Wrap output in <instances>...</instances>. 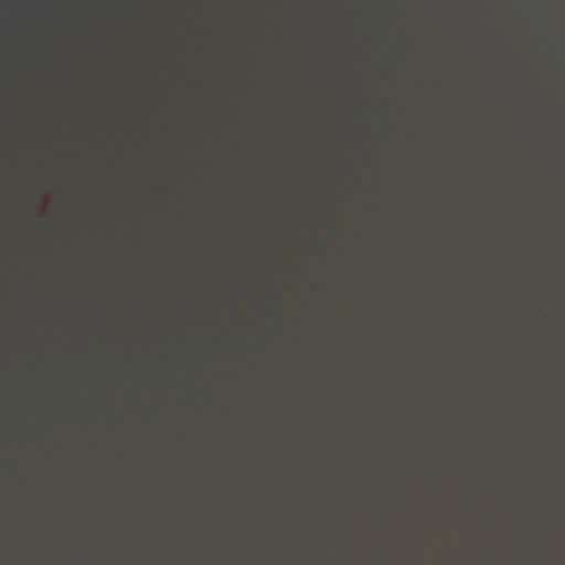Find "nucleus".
<instances>
[{"label":"nucleus","instance_id":"nucleus-1","mask_svg":"<svg viewBox=\"0 0 565 565\" xmlns=\"http://www.w3.org/2000/svg\"><path fill=\"white\" fill-rule=\"evenodd\" d=\"M103 82V78H100ZM100 227H103V83H100Z\"/></svg>","mask_w":565,"mask_h":565},{"label":"nucleus","instance_id":"nucleus-2","mask_svg":"<svg viewBox=\"0 0 565 565\" xmlns=\"http://www.w3.org/2000/svg\"><path fill=\"white\" fill-rule=\"evenodd\" d=\"M106 0H99V24L100 29H103V24L106 21V9L104 8V2ZM100 33H103V30H100ZM100 38H103V34H100ZM99 45L103 46V39H100Z\"/></svg>","mask_w":565,"mask_h":565},{"label":"nucleus","instance_id":"nucleus-3","mask_svg":"<svg viewBox=\"0 0 565 565\" xmlns=\"http://www.w3.org/2000/svg\"><path fill=\"white\" fill-rule=\"evenodd\" d=\"M100 411L103 409V330H100Z\"/></svg>","mask_w":565,"mask_h":565},{"label":"nucleus","instance_id":"nucleus-4","mask_svg":"<svg viewBox=\"0 0 565 565\" xmlns=\"http://www.w3.org/2000/svg\"><path fill=\"white\" fill-rule=\"evenodd\" d=\"M107 332H110V313H107Z\"/></svg>","mask_w":565,"mask_h":565},{"label":"nucleus","instance_id":"nucleus-5","mask_svg":"<svg viewBox=\"0 0 565 565\" xmlns=\"http://www.w3.org/2000/svg\"><path fill=\"white\" fill-rule=\"evenodd\" d=\"M107 332H110V313H107Z\"/></svg>","mask_w":565,"mask_h":565},{"label":"nucleus","instance_id":"nucleus-6","mask_svg":"<svg viewBox=\"0 0 565 565\" xmlns=\"http://www.w3.org/2000/svg\"><path fill=\"white\" fill-rule=\"evenodd\" d=\"M107 332H110V313H107Z\"/></svg>","mask_w":565,"mask_h":565},{"label":"nucleus","instance_id":"nucleus-7","mask_svg":"<svg viewBox=\"0 0 565 565\" xmlns=\"http://www.w3.org/2000/svg\"><path fill=\"white\" fill-rule=\"evenodd\" d=\"M107 332H110V313H107Z\"/></svg>","mask_w":565,"mask_h":565},{"label":"nucleus","instance_id":"nucleus-8","mask_svg":"<svg viewBox=\"0 0 565 565\" xmlns=\"http://www.w3.org/2000/svg\"><path fill=\"white\" fill-rule=\"evenodd\" d=\"M107 332H110V313H107Z\"/></svg>","mask_w":565,"mask_h":565},{"label":"nucleus","instance_id":"nucleus-9","mask_svg":"<svg viewBox=\"0 0 565 565\" xmlns=\"http://www.w3.org/2000/svg\"><path fill=\"white\" fill-rule=\"evenodd\" d=\"M107 332H110V313H107Z\"/></svg>","mask_w":565,"mask_h":565},{"label":"nucleus","instance_id":"nucleus-10","mask_svg":"<svg viewBox=\"0 0 565 565\" xmlns=\"http://www.w3.org/2000/svg\"><path fill=\"white\" fill-rule=\"evenodd\" d=\"M107 332H110V313H107Z\"/></svg>","mask_w":565,"mask_h":565},{"label":"nucleus","instance_id":"nucleus-11","mask_svg":"<svg viewBox=\"0 0 565 565\" xmlns=\"http://www.w3.org/2000/svg\"><path fill=\"white\" fill-rule=\"evenodd\" d=\"M107 332H110V313H107Z\"/></svg>","mask_w":565,"mask_h":565},{"label":"nucleus","instance_id":"nucleus-12","mask_svg":"<svg viewBox=\"0 0 565 565\" xmlns=\"http://www.w3.org/2000/svg\"><path fill=\"white\" fill-rule=\"evenodd\" d=\"M110 35V28L108 26V36ZM107 58H108V63L110 62V52L108 51V55H107Z\"/></svg>","mask_w":565,"mask_h":565},{"label":"nucleus","instance_id":"nucleus-13","mask_svg":"<svg viewBox=\"0 0 565 565\" xmlns=\"http://www.w3.org/2000/svg\"><path fill=\"white\" fill-rule=\"evenodd\" d=\"M110 237V224L108 223V238ZM107 308L109 309L110 308V305L108 303L107 305Z\"/></svg>","mask_w":565,"mask_h":565},{"label":"nucleus","instance_id":"nucleus-14","mask_svg":"<svg viewBox=\"0 0 565 565\" xmlns=\"http://www.w3.org/2000/svg\"><path fill=\"white\" fill-rule=\"evenodd\" d=\"M107 403H108V412L110 411V398L108 397L107 399Z\"/></svg>","mask_w":565,"mask_h":565},{"label":"nucleus","instance_id":"nucleus-15","mask_svg":"<svg viewBox=\"0 0 565 565\" xmlns=\"http://www.w3.org/2000/svg\"><path fill=\"white\" fill-rule=\"evenodd\" d=\"M99 307H100V312H102L103 311V300H100Z\"/></svg>","mask_w":565,"mask_h":565}]
</instances>
